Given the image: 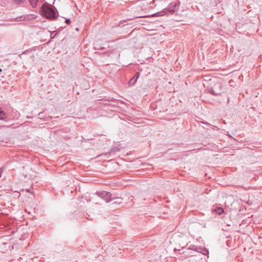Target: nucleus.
<instances>
[{
    "label": "nucleus",
    "instance_id": "f257e3e1",
    "mask_svg": "<svg viewBox=\"0 0 262 262\" xmlns=\"http://www.w3.org/2000/svg\"><path fill=\"white\" fill-rule=\"evenodd\" d=\"M40 13L43 16L50 20H53L56 17L55 11L52 6L48 4L42 5Z\"/></svg>",
    "mask_w": 262,
    "mask_h": 262
},
{
    "label": "nucleus",
    "instance_id": "f03ea898",
    "mask_svg": "<svg viewBox=\"0 0 262 262\" xmlns=\"http://www.w3.org/2000/svg\"><path fill=\"white\" fill-rule=\"evenodd\" d=\"M179 9V5L177 2H172L169 4L167 7L163 9V12L165 13V14H172Z\"/></svg>",
    "mask_w": 262,
    "mask_h": 262
},
{
    "label": "nucleus",
    "instance_id": "7ed1b4c3",
    "mask_svg": "<svg viewBox=\"0 0 262 262\" xmlns=\"http://www.w3.org/2000/svg\"><path fill=\"white\" fill-rule=\"evenodd\" d=\"M96 194L106 202H109L112 200V194L110 192L105 191H97Z\"/></svg>",
    "mask_w": 262,
    "mask_h": 262
},
{
    "label": "nucleus",
    "instance_id": "20e7f679",
    "mask_svg": "<svg viewBox=\"0 0 262 262\" xmlns=\"http://www.w3.org/2000/svg\"><path fill=\"white\" fill-rule=\"evenodd\" d=\"M221 91L222 86L220 83H216L210 90V93L215 96L220 95Z\"/></svg>",
    "mask_w": 262,
    "mask_h": 262
},
{
    "label": "nucleus",
    "instance_id": "39448f33",
    "mask_svg": "<svg viewBox=\"0 0 262 262\" xmlns=\"http://www.w3.org/2000/svg\"><path fill=\"white\" fill-rule=\"evenodd\" d=\"M68 31V34L71 37H73V35L75 36L78 34L79 31L78 25L75 23L73 26H71L69 28L67 29Z\"/></svg>",
    "mask_w": 262,
    "mask_h": 262
},
{
    "label": "nucleus",
    "instance_id": "423d86ee",
    "mask_svg": "<svg viewBox=\"0 0 262 262\" xmlns=\"http://www.w3.org/2000/svg\"><path fill=\"white\" fill-rule=\"evenodd\" d=\"M140 75V73L139 72H136L134 76L129 80L128 82L129 86H133L135 84Z\"/></svg>",
    "mask_w": 262,
    "mask_h": 262
},
{
    "label": "nucleus",
    "instance_id": "0eeeda50",
    "mask_svg": "<svg viewBox=\"0 0 262 262\" xmlns=\"http://www.w3.org/2000/svg\"><path fill=\"white\" fill-rule=\"evenodd\" d=\"M212 212L217 214L221 215L224 212V210L222 207H216L215 208L212 209Z\"/></svg>",
    "mask_w": 262,
    "mask_h": 262
},
{
    "label": "nucleus",
    "instance_id": "6e6552de",
    "mask_svg": "<svg viewBox=\"0 0 262 262\" xmlns=\"http://www.w3.org/2000/svg\"><path fill=\"white\" fill-rule=\"evenodd\" d=\"M188 249L193 250V251H198L200 249V248L197 246L192 245L190 246V247H189Z\"/></svg>",
    "mask_w": 262,
    "mask_h": 262
},
{
    "label": "nucleus",
    "instance_id": "1a4fd4ad",
    "mask_svg": "<svg viewBox=\"0 0 262 262\" xmlns=\"http://www.w3.org/2000/svg\"><path fill=\"white\" fill-rule=\"evenodd\" d=\"M30 4L33 8H35L37 6V3L38 0H29Z\"/></svg>",
    "mask_w": 262,
    "mask_h": 262
},
{
    "label": "nucleus",
    "instance_id": "9d476101",
    "mask_svg": "<svg viewBox=\"0 0 262 262\" xmlns=\"http://www.w3.org/2000/svg\"><path fill=\"white\" fill-rule=\"evenodd\" d=\"M13 2L14 4L17 5H20L24 3L25 0H13Z\"/></svg>",
    "mask_w": 262,
    "mask_h": 262
},
{
    "label": "nucleus",
    "instance_id": "9b49d317",
    "mask_svg": "<svg viewBox=\"0 0 262 262\" xmlns=\"http://www.w3.org/2000/svg\"><path fill=\"white\" fill-rule=\"evenodd\" d=\"M166 15V14H165V13H164L163 12V11H162L161 12H159L155 13L153 15V16H163V15Z\"/></svg>",
    "mask_w": 262,
    "mask_h": 262
},
{
    "label": "nucleus",
    "instance_id": "f8f14e48",
    "mask_svg": "<svg viewBox=\"0 0 262 262\" xmlns=\"http://www.w3.org/2000/svg\"><path fill=\"white\" fill-rule=\"evenodd\" d=\"M5 117V114L4 112L2 110L1 108L0 107V120H3L4 119Z\"/></svg>",
    "mask_w": 262,
    "mask_h": 262
},
{
    "label": "nucleus",
    "instance_id": "ddd939ff",
    "mask_svg": "<svg viewBox=\"0 0 262 262\" xmlns=\"http://www.w3.org/2000/svg\"><path fill=\"white\" fill-rule=\"evenodd\" d=\"M219 3V0H213L211 1L212 6H216Z\"/></svg>",
    "mask_w": 262,
    "mask_h": 262
},
{
    "label": "nucleus",
    "instance_id": "4468645a",
    "mask_svg": "<svg viewBox=\"0 0 262 262\" xmlns=\"http://www.w3.org/2000/svg\"><path fill=\"white\" fill-rule=\"evenodd\" d=\"M58 33L56 32H53L51 33V37L52 38H53L54 37H55V36L57 35Z\"/></svg>",
    "mask_w": 262,
    "mask_h": 262
},
{
    "label": "nucleus",
    "instance_id": "2eb2a0df",
    "mask_svg": "<svg viewBox=\"0 0 262 262\" xmlns=\"http://www.w3.org/2000/svg\"><path fill=\"white\" fill-rule=\"evenodd\" d=\"M71 23V21L70 19L67 18V25H70Z\"/></svg>",
    "mask_w": 262,
    "mask_h": 262
},
{
    "label": "nucleus",
    "instance_id": "dca6fc26",
    "mask_svg": "<svg viewBox=\"0 0 262 262\" xmlns=\"http://www.w3.org/2000/svg\"><path fill=\"white\" fill-rule=\"evenodd\" d=\"M25 190H26V192H30V193H33V192H31V191H30V189H25Z\"/></svg>",
    "mask_w": 262,
    "mask_h": 262
},
{
    "label": "nucleus",
    "instance_id": "f3484780",
    "mask_svg": "<svg viewBox=\"0 0 262 262\" xmlns=\"http://www.w3.org/2000/svg\"><path fill=\"white\" fill-rule=\"evenodd\" d=\"M2 172H3V171H2V169H0V178H1V176H2Z\"/></svg>",
    "mask_w": 262,
    "mask_h": 262
},
{
    "label": "nucleus",
    "instance_id": "a211bd4d",
    "mask_svg": "<svg viewBox=\"0 0 262 262\" xmlns=\"http://www.w3.org/2000/svg\"><path fill=\"white\" fill-rule=\"evenodd\" d=\"M146 16H137L136 18H140V17H145Z\"/></svg>",
    "mask_w": 262,
    "mask_h": 262
}]
</instances>
